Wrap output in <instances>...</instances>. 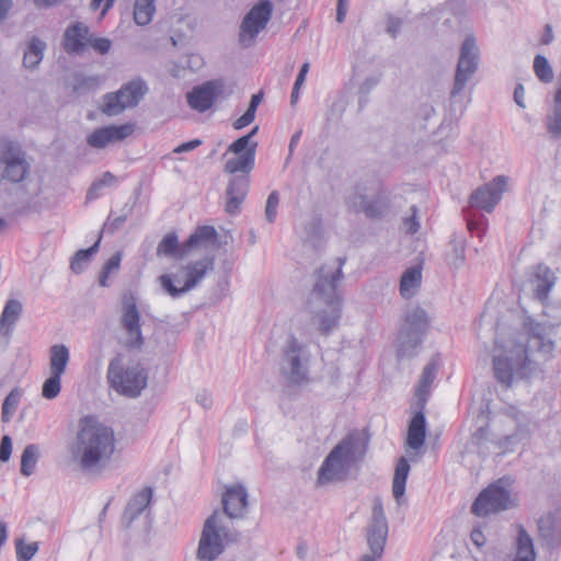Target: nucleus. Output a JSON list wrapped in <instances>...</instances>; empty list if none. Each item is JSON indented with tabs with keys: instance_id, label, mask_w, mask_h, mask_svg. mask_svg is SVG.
Here are the masks:
<instances>
[{
	"instance_id": "nucleus-1",
	"label": "nucleus",
	"mask_w": 561,
	"mask_h": 561,
	"mask_svg": "<svg viewBox=\"0 0 561 561\" xmlns=\"http://www.w3.org/2000/svg\"><path fill=\"white\" fill-rule=\"evenodd\" d=\"M115 449V435L107 426L92 415L80 420L79 431L71 447L72 459L81 471L95 473L103 470Z\"/></svg>"
},
{
	"instance_id": "nucleus-2",
	"label": "nucleus",
	"mask_w": 561,
	"mask_h": 561,
	"mask_svg": "<svg viewBox=\"0 0 561 561\" xmlns=\"http://www.w3.org/2000/svg\"><path fill=\"white\" fill-rule=\"evenodd\" d=\"M110 387L126 398H138L148 383V370L140 363L125 366L119 357L113 358L106 374Z\"/></svg>"
},
{
	"instance_id": "nucleus-3",
	"label": "nucleus",
	"mask_w": 561,
	"mask_h": 561,
	"mask_svg": "<svg viewBox=\"0 0 561 561\" xmlns=\"http://www.w3.org/2000/svg\"><path fill=\"white\" fill-rule=\"evenodd\" d=\"M428 328L430 319L423 308L416 307L407 312L397 337V357L402 359L416 356Z\"/></svg>"
},
{
	"instance_id": "nucleus-4",
	"label": "nucleus",
	"mask_w": 561,
	"mask_h": 561,
	"mask_svg": "<svg viewBox=\"0 0 561 561\" xmlns=\"http://www.w3.org/2000/svg\"><path fill=\"white\" fill-rule=\"evenodd\" d=\"M356 447L357 439L353 435L344 437L324 458L318 471V482L342 480L355 461Z\"/></svg>"
},
{
	"instance_id": "nucleus-5",
	"label": "nucleus",
	"mask_w": 561,
	"mask_h": 561,
	"mask_svg": "<svg viewBox=\"0 0 561 561\" xmlns=\"http://www.w3.org/2000/svg\"><path fill=\"white\" fill-rule=\"evenodd\" d=\"M218 512L215 511L204 524L197 548V558L202 561H215L228 543L237 542L240 534L217 525Z\"/></svg>"
},
{
	"instance_id": "nucleus-6",
	"label": "nucleus",
	"mask_w": 561,
	"mask_h": 561,
	"mask_svg": "<svg viewBox=\"0 0 561 561\" xmlns=\"http://www.w3.org/2000/svg\"><path fill=\"white\" fill-rule=\"evenodd\" d=\"M534 364L527 354V347H518L493 356L492 369L496 381L508 388L515 374L519 378H528L534 371Z\"/></svg>"
},
{
	"instance_id": "nucleus-7",
	"label": "nucleus",
	"mask_w": 561,
	"mask_h": 561,
	"mask_svg": "<svg viewBox=\"0 0 561 561\" xmlns=\"http://www.w3.org/2000/svg\"><path fill=\"white\" fill-rule=\"evenodd\" d=\"M147 82L137 77L124 84L116 92L103 95L101 111L107 116H115L128 107H136L148 93Z\"/></svg>"
},
{
	"instance_id": "nucleus-8",
	"label": "nucleus",
	"mask_w": 561,
	"mask_h": 561,
	"mask_svg": "<svg viewBox=\"0 0 561 561\" xmlns=\"http://www.w3.org/2000/svg\"><path fill=\"white\" fill-rule=\"evenodd\" d=\"M348 209L354 214H363L368 220H381L392 209L390 192L378 185L373 196L356 192L346 198Z\"/></svg>"
},
{
	"instance_id": "nucleus-9",
	"label": "nucleus",
	"mask_w": 561,
	"mask_h": 561,
	"mask_svg": "<svg viewBox=\"0 0 561 561\" xmlns=\"http://www.w3.org/2000/svg\"><path fill=\"white\" fill-rule=\"evenodd\" d=\"M389 526L382 504L377 502L373 506L371 518L366 528V540L370 553L363 554L359 561H379L385 552Z\"/></svg>"
},
{
	"instance_id": "nucleus-10",
	"label": "nucleus",
	"mask_w": 561,
	"mask_h": 561,
	"mask_svg": "<svg viewBox=\"0 0 561 561\" xmlns=\"http://www.w3.org/2000/svg\"><path fill=\"white\" fill-rule=\"evenodd\" d=\"M514 506L511 492L502 485V479L483 489L471 505V513L485 517Z\"/></svg>"
},
{
	"instance_id": "nucleus-11",
	"label": "nucleus",
	"mask_w": 561,
	"mask_h": 561,
	"mask_svg": "<svg viewBox=\"0 0 561 561\" xmlns=\"http://www.w3.org/2000/svg\"><path fill=\"white\" fill-rule=\"evenodd\" d=\"M273 8L271 0H260L243 16L239 32V42L243 47H250L266 27L272 18Z\"/></svg>"
},
{
	"instance_id": "nucleus-12",
	"label": "nucleus",
	"mask_w": 561,
	"mask_h": 561,
	"mask_svg": "<svg viewBox=\"0 0 561 561\" xmlns=\"http://www.w3.org/2000/svg\"><path fill=\"white\" fill-rule=\"evenodd\" d=\"M319 302L325 306L324 309L319 310L317 316L319 318V330L322 335H328L334 329L342 317V294L341 291L325 290L323 293H316V287H312L308 305L311 307L313 304Z\"/></svg>"
},
{
	"instance_id": "nucleus-13",
	"label": "nucleus",
	"mask_w": 561,
	"mask_h": 561,
	"mask_svg": "<svg viewBox=\"0 0 561 561\" xmlns=\"http://www.w3.org/2000/svg\"><path fill=\"white\" fill-rule=\"evenodd\" d=\"M479 66V49L476 44V38L471 35L467 36L460 47L459 59L456 67L454 85L450 91V96L455 98L461 93L476 73Z\"/></svg>"
},
{
	"instance_id": "nucleus-14",
	"label": "nucleus",
	"mask_w": 561,
	"mask_h": 561,
	"mask_svg": "<svg viewBox=\"0 0 561 561\" xmlns=\"http://www.w3.org/2000/svg\"><path fill=\"white\" fill-rule=\"evenodd\" d=\"M507 178L497 175L492 181L474 190L469 198V205L472 208L481 209L486 213L493 211L506 190Z\"/></svg>"
},
{
	"instance_id": "nucleus-15",
	"label": "nucleus",
	"mask_w": 561,
	"mask_h": 561,
	"mask_svg": "<svg viewBox=\"0 0 561 561\" xmlns=\"http://www.w3.org/2000/svg\"><path fill=\"white\" fill-rule=\"evenodd\" d=\"M0 164L3 167L1 179L11 183L22 182L30 172V163L24 153L12 144L1 149Z\"/></svg>"
},
{
	"instance_id": "nucleus-16",
	"label": "nucleus",
	"mask_w": 561,
	"mask_h": 561,
	"mask_svg": "<svg viewBox=\"0 0 561 561\" xmlns=\"http://www.w3.org/2000/svg\"><path fill=\"white\" fill-rule=\"evenodd\" d=\"M221 80H209L195 85L187 94L186 100L191 108L204 113L208 111L217 98L224 92Z\"/></svg>"
},
{
	"instance_id": "nucleus-17",
	"label": "nucleus",
	"mask_w": 561,
	"mask_h": 561,
	"mask_svg": "<svg viewBox=\"0 0 561 561\" xmlns=\"http://www.w3.org/2000/svg\"><path fill=\"white\" fill-rule=\"evenodd\" d=\"M140 320L141 316L135 300L125 301L121 323L127 333L128 341L126 345L130 350H140L145 344Z\"/></svg>"
},
{
	"instance_id": "nucleus-18",
	"label": "nucleus",
	"mask_w": 561,
	"mask_h": 561,
	"mask_svg": "<svg viewBox=\"0 0 561 561\" xmlns=\"http://www.w3.org/2000/svg\"><path fill=\"white\" fill-rule=\"evenodd\" d=\"M135 130L130 123L123 125H108L96 128L87 137V144L95 149H103L110 144L123 141Z\"/></svg>"
},
{
	"instance_id": "nucleus-19",
	"label": "nucleus",
	"mask_w": 561,
	"mask_h": 561,
	"mask_svg": "<svg viewBox=\"0 0 561 561\" xmlns=\"http://www.w3.org/2000/svg\"><path fill=\"white\" fill-rule=\"evenodd\" d=\"M524 329L527 333L528 348L535 350L547 359L551 357L556 343L548 337V327L541 322H536L531 318H527L524 322Z\"/></svg>"
},
{
	"instance_id": "nucleus-20",
	"label": "nucleus",
	"mask_w": 561,
	"mask_h": 561,
	"mask_svg": "<svg viewBox=\"0 0 561 561\" xmlns=\"http://www.w3.org/2000/svg\"><path fill=\"white\" fill-rule=\"evenodd\" d=\"M301 350L302 346L297 339L291 335L287 341L284 358L289 365L288 380L293 385H301L308 380V369L301 365Z\"/></svg>"
},
{
	"instance_id": "nucleus-21",
	"label": "nucleus",
	"mask_w": 561,
	"mask_h": 561,
	"mask_svg": "<svg viewBox=\"0 0 561 561\" xmlns=\"http://www.w3.org/2000/svg\"><path fill=\"white\" fill-rule=\"evenodd\" d=\"M224 513L229 518H242L248 508V491L242 484L226 489L222 494Z\"/></svg>"
},
{
	"instance_id": "nucleus-22",
	"label": "nucleus",
	"mask_w": 561,
	"mask_h": 561,
	"mask_svg": "<svg viewBox=\"0 0 561 561\" xmlns=\"http://www.w3.org/2000/svg\"><path fill=\"white\" fill-rule=\"evenodd\" d=\"M248 192L249 178L247 175H234L231 178L226 190L227 202L225 211L230 216L238 215Z\"/></svg>"
},
{
	"instance_id": "nucleus-23",
	"label": "nucleus",
	"mask_w": 561,
	"mask_h": 561,
	"mask_svg": "<svg viewBox=\"0 0 561 561\" xmlns=\"http://www.w3.org/2000/svg\"><path fill=\"white\" fill-rule=\"evenodd\" d=\"M153 490L151 486L142 488L138 493L134 494L128 501L123 512L121 524L128 529L133 523L142 514L152 500Z\"/></svg>"
},
{
	"instance_id": "nucleus-24",
	"label": "nucleus",
	"mask_w": 561,
	"mask_h": 561,
	"mask_svg": "<svg viewBox=\"0 0 561 561\" xmlns=\"http://www.w3.org/2000/svg\"><path fill=\"white\" fill-rule=\"evenodd\" d=\"M337 267L334 271H328L327 266H321L316 271V282L313 287H316V293H323L325 290L340 291L337 288L339 282L344 277L343 274V265L346 262V257H337Z\"/></svg>"
},
{
	"instance_id": "nucleus-25",
	"label": "nucleus",
	"mask_w": 561,
	"mask_h": 561,
	"mask_svg": "<svg viewBox=\"0 0 561 561\" xmlns=\"http://www.w3.org/2000/svg\"><path fill=\"white\" fill-rule=\"evenodd\" d=\"M89 27L81 22L69 25L64 34V48L68 54H80L85 49Z\"/></svg>"
},
{
	"instance_id": "nucleus-26",
	"label": "nucleus",
	"mask_w": 561,
	"mask_h": 561,
	"mask_svg": "<svg viewBox=\"0 0 561 561\" xmlns=\"http://www.w3.org/2000/svg\"><path fill=\"white\" fill-rule=\"evenodd\" d=\"M419 410L411 417L408 425L407 444L412 449H420L426 438V417L425 408L417 405Z\"/></svg>"
},
{
	"instance_id": "nucleus-27",
	"label": "nucleus",
	"mask_w": 561,
	"mask_h": 561,
	"mask_svg": "<svg viewBox=\"0 0 561 561\" xmlns=\"http://www.w3.org/2000/svg\"><path fill=\"white\" fill-rule=\"evenodd\" d=\"M439 369V357L438 355L433 356L430 362L425 365L423 368L422 375L420 377L417 387H416V398H417V405H422V408H425L426 402L428 400L430 390L432 387V383L434 382L437 371Z\"/></svg>"
},
{
	"instance_id": "nucleus-28",
	"label": "nucleus",
	"mask_w": 561,
	"mask_h": 561,
	"mask_svg": "<svg viewBox=\"0 0 561 561\" xmlns=\"http://www.w3.org/2000/svg\"><path fill=\"white\" fill-rule=\"evenodd\" d=\"M219 236L215 227L198 226L193 233L184 241V248L191 253L192 250L204 247L219 248Z\"/></svg>"
},
{
	"instance_id": "nucleus-29",
	"label": "nucleus",
	"mask_w": 561,
	"mask_h": 561,
	"mask_svg": "<svg viewBox=\"0 0 561 561\" xmlns=\"http://www.w3.org/2000/svg\"><path fill=\"white\" fill-rule=\"evenodd\" d=\"M214 256H205L202 260L190 262L186 266H184V290L190 291L191 289H193L204 278L207 271L214 268Z\"/></svg>"
},
{
	"instance_id": "nucleus-30",
	"label": "nucleus",
	"mask_w": 561,
	"mask_h": 561,
	"mask_svg": "<svg viewBox=\"0 0 561 561\" xmlns=\"http://www.w3.org/2000/svg\"><path fill=\"white\" fill-rule=\"evenodd\" d=\"M556 275L545 264H538L535 272V297L543 302L548 299L551 289L556 284Z\"/></svg>"
},
{
	"instance_id": "nucleus-31",
	"label": "nucleus",
	"mask_w": 561,
	"mask_h": 561,
	"mask_svg": "<svg viewBox=\"0 0 561 561\" xmlns=\"http://www.w3.org/2000/svg\"><path fill=\"white\" fill-rule=\"evenodd\" d=\"M23 311L22 302L18 299L7 300L0 316V334L11 335Z\"/></svg>"
},
{
	"instance_id": "nucleus-32",
	"label": "nucleus",
	"mask_w": 561,
	"mask_h": 561,
	"mask_svg": "<svg viewBox=\"0 0 561 561\" xmlns=\"http://www.w3.org/2000/svg\"><path fill=\"white\" fill-rule=\"evenodd\" d=\"M188 254V250L184 248V242H179L175 231L168 232L157 247V255L181 260Z\"/></svg>"
},
{
	"instance_id": "nucleus-33",
	"label": "nucleus",
	"mask_w": 561,
	"mask_h": 561,
	"mask_svg": "<svg viewBox=\"0 0 561 561\" xmlns=\"http://www.w3.org/2000/svg\"><path fill=\"white\" fill-rule=\"evenodd\" d=\"M256 148L257 142H253L250 149L228 160L225 165V171L231 174L237 172L249 173L254 168Z\"/></svg>"
},
{
	"instance_id": "nucleus-34",
	"label": "nucleus",
	"mask_w": 561,
	"mask_h": 561,
	"mask_svg": "<svg viewBox=\"0 0 561 561\" xmlns=\"http://www.w3.org/2000/svg\"><path fill=\"white\" fill-rule=\"evenodd\" d=\"M47 44L37 36H32L23 55V66L27 69H35L43 60Z\"/></svg>"
},
{
	"instance_id": "nucleus-35",
	"label": "nucleus",
	"mask_w": 561,
	"mask_h": 561,
	"mask_svg": "<svg viewBox=\"0 0 561 561\" xmlns=\"http://www.w3.org/2000/svg\"><path fill=\"white\" fill-rule=\"evenodd\" d=\"M101 238L102 232L100 233L99 239L91 247L88 249H80L73 254L70 260V270L75 274H81L88 268L93 255L96 254L100 249Z\"/></svg>"
},
{
	"instance_id": "nucleus-36",
	"label": "nucleus",
	"mask_w": 561,
	"mask_h": 561,
	"mask_svg": "<svg viewBox=\"0 0 561 561\" xmlns=\"http://www.w3.org/2000/svg\"><path fill=\"white\" fill-rule=\"evenodd\" d=\"M70 359L69 348L65 344H54L49 350L50 373L64 375Z\"/></svg>"
},
{
	"instance_id": "nucleus-37",
	"label": "nucleus",
	"mask_w": 561,
	"mask_h": 561,
	"mask_svg": "<svg viewBox=\"0 0 561 561\" xmlns=\"http://www.w3.org/2000/svg\"><path fill=\"white\" fill-rule=\"evenodd\" d=\"M513 561H536V551L529 534L519 527L517 535L516 557Z\"/></svg>"
},
{
	"instance_id": "nucleus-38",
	"label": "nucleus",
	"mask_w": 561,
	"mask_h": 561,
	"mask_svg": "<svg viewBox=\"0 0 561 561\" xmlns=\"http://www.w3.org/2000/svg\"><path fill=\"white\" fill-rule=\"evenodd\" d=\"M409 472L410 463L405 457H401L396 466L392 481V493L398 502L404 495Z\"/></svg>"
},
{
	"instance_id": "nucleus-39",
	"label": "nucleus",
	"mask_w": 561,
	"mask_h": 561,
	"mask_svg": "<svg viewBox=\"0 0 561 561\" xmlns=\"http://www.w3.org/2000/svg\"><path fill=\"white\" fill-rule=\"evenodd\" d=\"M422 273L419 267L412 266L407 268L400 279V295L403 298H410L414 295V289L420 287Z\"/></svg>"
},
{
	"instance_id": "nucleus-40",
	"label": "nucleus",
	"mask_w": 561,
	"mask_h": 561,
	"mask_svg": "<svg viewBox=\"0 0 561 561\" xmlns=\"http://www.w3.org/2000/svg\"><path fill=\"white\" fill-rule=\"evenodd\" d=\"M156 12L154 2L151 0H135L134 21L137 25L145 26L152 20Z\"/></svg>"
},
{
	"instance_id": "nucleus-41",
	"label": "nucleus",
	"mask_w": 561,
	"mask_h": 561,
	"mask_svg": "<svg viewBox=\"0 0 561 561\" xmlns=\"http://www.w3.org/2000/svg\"><path fill=\"white\" fill-rule=\"evenodd\" d=\"M39 458V448L36 444H28L21 456V474L30 477L34 473Z\"/></svg>"
},
{
	"instance_id": "nucleus-42",
	"label": "nucleus",
	"mask_w": 561,
	"mask_h": 561,
	"mask_svg": "<svg viewBox=\"0 0 561 561\" xmlns=\"http://www.w3.org/2000/svg\"><path fill=\"white\" fill-rule=\"evenodd\" d=\"M450 251L446 254L448 265L455 270L460 268L466 261V249L463 241L451 239L449 242Z\"/></svg>"
},
{
	"instance_id": "nucleus-43",
	"label": "nucleus",
	"mask_w": 561,
	"mask_h": 561,
	"mask_svg": "<svg viewBox=\"0 0 561 561\" xmlns=\"http://www.w3.org/2000/svg\"><path fill=\"white\" fill-rule=\"evenodd\" d=\"M135 202L129 204L126 203L124 207L122 208V214L117 217H112V213L108 215L106 221L103 225V231H106L110 234L115 233L117 230H119L123 225L126 222L128 217L131 215L134 209Z\"/></svg>"
},
{
	"instance_id": "nucleus-44",
	"label": "nucleus",
	"mask_w": 561,
	"mask_h": 561,
	"mask_svg": "<svg viewBox=\"0 0 561 561\" xmlns=\"http://www.w3.org/2000/svg\"><path fill=\"white\" fill-rule=\"evenodd\" d=\"M534 71L537 78L543 82L549 83L553 80V70L548 59L542 55H537L534 59Z\"/></svg>"
},
{
	"instance_id": "nucleus-45",
	"label": "nucleus",
	"mask_w": 561,
	"mask_h": 561,
	"mask_svg": "<svg viewBox=\"0 0 561 561\" xmlns=\"http://www.w3.org/2000/svg\"><path fill=\"white\" fill-rule=\"evenodd\" d=\"M61 376L59 374L50 373L49 377L44 381L42 387V396L45 399L53 400L61 391Z\"/></svg>"
},
{
	"instance_id": "nucleus-46",
	"label": "nucleus",
	"mask_w": 561,
	"mask_h": 561,
	"mask_svg": "<svg viewBox=\"0 0 561 561\" xmlns=\"http://www.w3.org/2000/svg\"><path fill=\"white\" fill-rule=\"evenodd\" d=\"M158 279L163 293L172 298H179L187 293V290H184V285L182 287L175 285V276L173 274H162Z\"/></svg>"
},
{
	"instance_id": "nucleus-47",
	"label": "nucleus",
	"mask_w": 561,
	"mask_h": 561,
	"mask_svg": "<svg viewBox=\"0 0 561 561\" xmlns=\"http://www.w3.org/2000/svg\"><path fill=\"white\" fill-rule=\"evenodd\" d=\"M39 545L37 541L25 543L24 539L20 538L15 540V552L18 561H31L32 558L37 553Z\"/></svg>"
},
{
	"instance_id": "nucleus-48",
	"label": "nucleus",
	"mask_w": 561,
	"mask_h": 561,
	"mask_svg": "<svg viewBox=\"0 0 561 561\" xmlns=\"http://www.w3.org/2000/svg\"><path fill=\"white\" fill-rule=\"evenodd\" d=\"M380 82V78L377 76H371L365 79V81L359 87V99H358V106L359 108H364L367 103L369 102V93L371 90L378 85Z\"/></svg>"
},
{
	"instance_id": "nucleus-49",
	"label": "nucleus",
	"mask_w": 561,
	"mask_h": 561,
	"mask_svg": "<svg viewBox=\"0 0 561 561\" xmlns=\"http://www.w3.org/2000/svg\"><path fill=\"white\" fill-rule=\"evenodd\" d=\"M121 261L122 254L121 252H116L105 262L99 277V283L101 286H107L108 275L112 273V271L118 270Z\"/></svg>"
},
{
	"instance_id": "nucleus-50",
	"label": "nucleus",
	"mask_w": 561,
	"mask_h": 561,
	"mask_svg": "<svg viewBox=\"0 0 561 561\" xmlns=\"http://www.w3.org/2000/svg\"><path fill=\"white\" fill-rule=\"evenodd\" d=\"M306 238L311 243L320 241L323 237V226L320 218H314L305 227Z\"/></svg>"
},
{
	"instance_id": "nucleus-51",
	"label": "nucleus",
	"mask_w": 561,
	"mask_h": 561,
	"mask_svg": "<svg viewBox=\"0 0 561 561\" xmlns=\"http://www.w3.org/2000/svg\"><path fill=\"white\" fill-rule=\"evenodd\" d=\"M279 205L278 191H272L267 197L265 205V217L267 222L274 224L277 217V208Z\"/></svg>"
},
{
	"instance_id": "nucleus-52",
	"label": "nucleus",
	"mask_w": 561,
	"mask_h": 561,
	"mask_svg": "<svg viewBox=\"0 0 561 561\" xmlns=\"http://www.w3.org/2000/svg\"><path fill=\"white\" fill-rule=\"evenodd\" d=\"M87 44H89L100 55L107 54L112 47L111 39L106 37H95L94 35H89Z\"/></svg>"
},
{
	"instance_id": "nucleus-53",
	"label": "nucleus",
	"mask_w": 561,
	"mask_h": 561,
	"mask_svg": "<svg viewBox=\"0 0 561 561\" xmlns=\"http://www.w3.org/2000/svg\"><path fill=\"white\" fill-rule=\"evenodd\" d=\"M22 394V389L19 387H14L4 398L2 407L14 413L18 405L20 404Z\"/></svg>"
},
{
	"instance_id": "nucleus-54",
	"label": "nucleus",
	"mask_w": 561,
	"mask_h": 561,
	"mask_svg": "<svg viewBox=\"0 0 561 561\" xmlns=\"http://www.w3.org/2000/svg\"><path fill=\"white\" fill-rule=\"evenodd\" d=\"M98 88V80L93 77H82L77 80L73 85V91L79 94H84L89 91L95 90Z\"/></svg>"
},
{
	"instance_id": "nucleus-55",
	"label": "nucleus",
	"mask_w": 561,
	"mask_h": 561,
	"mask_svg": "<svg viewBox=\"0 0 561 561\" xmlns=\"http://www.w3.org/2000/svg\"><path fill=\"white\" fill-rule=\"evenodd\" d=\"M412 215L403 219V226L409 234H414L419 231L421 225L417 219V207L415 205L411 206Z\"/></svg>"
},
{
	"instance_id": "nucleus-56",
	"label": "nucleus",
	"mask_w": 561,
	"mask_h": 561,
	"mask_svg": "<svg viewBox=\"0 0 561 561\" xmlns=\"http://www.w3.org/2000/svg\"><path fill=\"white\" fill-rule=\"evenodd\" d=\"M254 141H250V136H241L236 139L229 147L228 152H232L234 154L243 153L245 150L250 149Z\"/></svg>"
},
{
	"instance_id": "nucleus-57",
	"label": "nucleus",
	"mask_w": 561,
	"mask_h": 561,
	"mask_svg": "<svg viewBox=\"0 0 561 561\" xmlns=\"http://www.w3.org/2000/svg\"><path fill=\"white\" fill-rule=\"evenodd\" d=\"M256 110L248 106L247 111L233 122L232 126L234 129L239 130L247 126H249L255 118Z\"/></svg>"
},
{
	"instance_id": "nucleus-58",
	"label": "nucleus",
	"mask_w": 561,
	"mask_h": 561,
	"mask_svg": "<svg viewBox=\"0 0 561 561\" xmlns=\"http://www.w3.org/2000/svg\"><path fill=\"white\" fill-rule=\"evenodd\" d=\"M12 454V438L3 435L0 440V461L8 462Z\"/></svg>"
},
{
	"instance_id": "nucleus-59",
	"label": "nucleus",
	"mask_w": 561,
	"mask_h": 561,
	"mask_svg": "<svg viewBox=\"0 0 561 561\" xmlns=\"http://www.w3.org/2000/svg\"><path fill=\"white\" fill-rule=\"evenodd\" d=\"M116 181V178L110 171L103 173L102 178L92 183V191H100L104 186H110Z\"/></svg>"
},
{
	"instance_id": "nucleus-60",
	"label": "nucleus",
	"mask_w": 561,
	"mask_h": 561,
	"mask_svg": "<svg viewBox=\"0 0 561 561\" xmlns=\"http://www.w3.org/2000/svg\"><path fill=\"white\" fill-rule=\"evenodd\" d=\"M201 145H202V140L201 139H198V138L192 139L190 141L180 144L178 147H175L173 149V152L174 153L188 152V151H192V150L196 149Z\"/></svg>"
},
{
	"instance_id": "nucleus-61",
	"label": "nucleus",
	"mask_w": 561,
	"mask_h": 561,
	"mask_svg": "<svg viewBox=\"0 0 561 561\" xmlns=\"http://www.w3.org/2000/svg\"><path fill=\"white\" fill-rule=\"evenodd\" d=\"M470 539L477 548H482L485 545V536L480 526L474 527L470 533Z\"/></svg>"
},
{
	"instance_id": "nucleus-62",
	"label": "nucleus",
	"mask_w": 561,
	"mask_h": 561,
	"mask_svg": "<svg viewBox=\"0 0 561 561\" xmlns=\"http://www.w3.org/2000/svg\"><path fill=\"white\" fill-rule=\"evenodd\" d=\"M196 402L201 404L205 410H208L213 407V398L206 390H203L196 394Z\"/></svg>"
},
{
	"instance_id": "nucleus-63",
	"label": "nucleus",
	"mask_w": 561,
	"mask_h": 561,
	"mask_svg": "<svg viewBox=\"0 0 561 561\" xmlns=\"http://www.w3.org/2000/svg\"><path fill=\"white\" fill-rule=\"evenodd\" d=\"M402 22L400 19L390 16L387 22V33L396 37L401 28Z\"/></svg>"
},
{
	"instance_id": "nucleus-64",
	"label": "nucleus",
	"mask_w": 561,
	"mask_h": 561,
	"mask_svg": "<svg viewBox=\"0 0 561 561\" xmlns=\"http://www.w3.org/2000/svg\"><path fill=\"white\" fill-rule=\"evenodd\" d=\"M436 114V111L433 105L425 103L421 104L417 110V115L422 117L424 121H428Z\"/></svg>"
}]
</instances>
